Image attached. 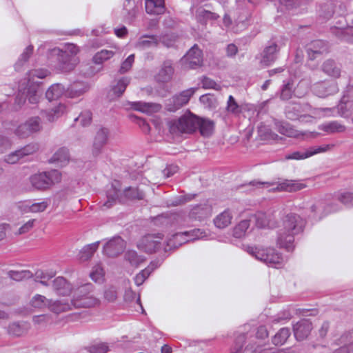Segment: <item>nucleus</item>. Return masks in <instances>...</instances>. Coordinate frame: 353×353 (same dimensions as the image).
Masks as SVG:
<instances>
[{"mask_svg": "<svg viewBox=\"0 0 353 353\" xmlns=\"http://www.w3.org/2000/svg\"><path fill=\"white\" fill-rule=\"evenodd\" d=\"M120 183L117 181L112 183L111 188L107 192L108 201L105 203L107 208L111 206V201L119 200L124 201L125 199L141 200L144 198V193L135 188H125L123 192L120 190Z\"/></svg>", "mask_w": 353, "mask_h": 353, "instance_id": "4", "label": "nucleus"}, {"mask_svg": "<svg viewBox=\"0 0 353 353\" xmlns=\"http://www.w3.org/2000/svg\"><path fill=\"white\" fill-rule=\"evenodd\" d=\"M36 219L29 220L19 229L18 232L17 234H23L28 232L33 228Z\"/></svg>", "mask_w": 353, "mask_h": 353, "instance_id": "63", "label": "nucleus"}, {"mask_svg": "<svg viewBox=\"0 0 353 353\" xmlns=\"http://www.w3.org/2000/svg\"><path fill=\"white\" fill-rule=\"evenodd\" d=\"M347 17L348 20L351 21L352 26L344 30L343 39L348 42H353V13Z\"/></svg>", "mask_w": 353, "mask_h": 353, "instance_id": "58", "label": "nucleus"}, {"mask_svg": "<svg viewBox=\"0 0 353 353\" xmlns=\"http://www.w3.org/2000/svg\"><path fill=\"white\" fill-rule=\"evenodd\" d=\"M232 217L231 210L226 209L215 217L214 225L220 229L225 228L231 224Z\"/></svg>", "mask_w": 353, "mask_h": 353, "instance_id": "26", "label": "nucleus"}, {"mask_svg": "<svg viewBox=\"0 0 353 353\" xmlns=\"http://www.w3.org/2000/svg\"><path fill=\"white\" fill-rule=\"evenodd\" d=\"M338 114L344 118H348L353 112V98L350 95H344L336 106Z\"/></svg>", "mask_w": 353, "mask_h": 353, "instance_id": "18", "label": "nucleus"}, {"mask_svg": "<svg viewBox=\"0 0 353 353\" xmlns=\"http://www.w3.org/2000/svg\"><path fill=\"white\" fill-rule=\"evenodd\" d=\"M118 48L112 46L110 49H102L96 52L92 57V61L96 65H102L104 62L112 59L116 54Z\"/></svg>", "mask_w": 353, "mask_h": 353, "instance_id": "22", "label": "nucleus"}, {"mask_svg": "<svg viewBox=\"0 0 353 353\" xmlns=\"http://www.w3.org/2000/svg\"><path fill=\"white\" fill-rule=\"evenodd\" d=\"M63 290V294L69 297L72 307H90L98 303V300L86 288H57Z\"/></svg>", "mask_w": 353, "mask_h": 353, "instance_id": "3", "label": "nucleus"}, {"mask_svg": "<svg viewBox=\"0 0 353 353\" xmlns=\"http://www.w3.org/2000/svg\"><path fill=\"white\" fill-rule=\"evenodd\" d=\"M210 208L208 205H198L193 209L194 214H199V218L207 217L210 214Z\"/></svg>", "mask_w": 353, "mask_h": 353, "instance_id": "57", "label": "nucleus"}, {"mask_svg": "<svg viewBox=\"0 0 353 353\" xmlns=\"http://www.w3.org/2000/svg\"><path fill=\"white\" fill-rule=\"evenodd\" d=\"M250 227V220H243L233 229V236L236 238L243 237Z\"/></svg>", "mask_w": 353, "mask_h": 353, "instance_id": "44", "label": "nucleus"}, {"mask_svg": "<svg viewBox=\"0 0 353 353\" xmlns=\"http://www.w3.org/2000/svg\"><path fill=\"white\" fill-rule=\"evenodd\" d=\"M301 105L297 103H294L291 105H288L286 108L285 112L287 116L290 119H296L298 117H301L302 114H301L300 109Z\"/></svg>", "mask_w": 353, "mask_h": 353, "instance_id": "50", "label": "nucleus"}, {"mask_svg": "<svg viewBox=\"0 0 353 353\" xmlns=\"http://www.w3.org/2000/svg\"><path fill=\"white\" fill-rule=\"evenodd\" d=\"M198 128L199 129L200 134L204 137H210L214 130V123L206 119H201L198 117Z\"/></svg>", "mask_w": 353, "mask_h": 353, "instance_id": "31", "label": "nucleus"}, {"mask_svg": "<svg viewBox=\"0 0 353 353\" xmlns=\"http://www.w3.org/2000/svg\"><path fill=\"white\" fill-rule=\"evenodd\" d=\"M125 248V242L120 237L115 236L103 246V252L109 257H116L121 254Z\"/></svg>", "mask_w": 353, "mask_h": 353, "instance_id": "12", "label": "nucleus"}, {"mask_svg": "<svg viewBox=\"0 0 353 353\" xmlns=\"http://www.w3.org/2000/svg\"><path fill=\"white\" fill-rule=\"evenodd\" d=\"M109 130L103 127L99 128L96 133L93 141V153L98 154L101 149L107 143Z\"/></svg>", "mask_w": 353, "mask_h": 353, "instance_id": "17", "label": "nucleus"}, {"mask_svg": "<svg viewBox=\"0 0 353 353\" xmlns=\"http://www.w3.org/2000/svg\"><path fill=\"white\" fill-rule=\"evenodd\" d=\"M130 83V78L128 77H124L119 79L116 85H114L112 89L113 94L116 97H119L125 92L127 86Z\"/></svg>", "mask_w": 353, "mask_h": 353, "instance_id": "37", "label": "nucleus"}, {"mask_svg": "<svg viewBox=\"0 0 353 353\" xmlns=\"http://www.w3.org/2000/svg\"><path fill=\"white\" fill-rule=\"evenodd\" d=\"M89 85L83 82H77L72 85L65 91V96L68 98H77L89 90Z\"/></svg>", "mask_w": 353, "mask_h": 353, "instance_id": "25", "label": "nucleus"}, {"mask_svg": "<svg viewBox=\"0 0 353 353\" xmlns=\"http://www.w3.org/2000/svg\"><path fill=\"white\" fill-rule=\"evenodd\" d=\"M163 236L158 234H148L144 236L138 243V248L148 253L158 251L163 245Z\"/></svg>", "mask_w": 353, "mask_h": 353, "instance_id": "7", "label": "nucleus"}, {"mask_svg": "<svg viewBox=\"0 0 353 353\" xmlns=\"http://www.w3.org/2000/svg\"><path fill=\"white\" fill-rule=\"evenodd\" d=\"M134 62V54H130L128 56L121 64V66L119 69V72L120 74H124L128 72L133 63Z\"/></svg>", "mask_w": 353, "mask_h": 353, "instance_id": "51", "label": "nucleus"}, {"mask_svg": "<svg viewBox=\"0 0 353 353\" xmlns=\"http://www.w3.org/2000/svg\"><path fill=\"white\" fill-rule=\"evenodd\" d=\"M334 147V144H327L322 146L310 148L305 151H294L285 156L286 160H303L310 157L314 154L325 152L332 150Z\"/></svg>", "mask_w": 353, "mask_h": 353, "instance_id": "8", "label": "nucleus"}, {"mask_svg": "<svg viewBox=\"0 0 353 353\" xmlns=\"http://www.w3.org/2000/svg\"><path fill=\"white\" fill-rule=\"evenodd\" d=\"M158 41L154 35H143L141 37L136 43V47L140 49H146L157 46Z\"/></svg>", "mask_w": 353, "mask_h": 353, "instance_id": "33", "label": "nucleus"}, {"mask_svg": "<svg viewBox=\"0 0 353 353\" xmlns=\"http://www.w3.org/2000/svg\"><path fill=\"white\" fill-rule=\"evenodd\" d=\"M88 351L90 353H106L109 347L105 343H94L88 347Z\"/></svg>", "mask_w": 353, "mask_h": 353, "instance_id": "52", "label": "nucleus"}, {"mask_svg": "<svg viewBox=\"0 0 353 353\" xmlns=\"http://www.w3.org/2000/svg\"><path fill=\"white\" fill-rule=\"evenodd\" d=\"M181 61L185 68H194L201 66L203 62L201 50L194 45L182 58Z\"/></svg>", "mask_w": 353, "mask_h": 353, "instance_id": "11", "label": "nucleus"}, {"mask_svg": "<svg viewBox=\"0 0 353 353\" xmlns=\"http://www.w3.org/2000/svg\"><path fill=\"white\" fill-rule=\"evenodd\" d=\"M90 276L96 283H101L104 278V270L101 264H97L93 267Z\"/></svg>", "mask_w": 353, "mask_h": 353, "instance_id": "46", "label": "nucleus"}, {"mask_svg": "<svg viewBox=\"0 0 353 353\" xmlns=\"http://www.w3.org/2000/svg\"><path fill=\"white\" fill-rule=\"evenodd\" d=\"M40 130L39 119L33 117L21 124L15 130V134L19 138H26Z\"/></svg>", "mask_w": 353, "mask_h": 353, "instance_id": "13", "label": "nucleus"}, {"mask_svg": "<svg viewBox=\"0 0 353 353\" xmlns=\"http://www.w3.org/2000/svg\"><path fill=\"white\" fill-rule=\"evenodd\" d=\"M319 15L323 19H329L334 13V6L332 3L329 2L321 6L319 11Z\"/></svg>", "mask_w": 353, "mask_h": 353, "instance_id": "43", "label": "nucleus"}, {"mask_svg": "<svg viewBox=\"0 0 353 353\" xmlns=\"http://www.w3.org/2000/svg\"><path fill=\"white\" fill-rule=\"evenodd\" d=\"M65 92L64 87L60 83L52 85L46 92V97L50 100L58 99Z\"/></svg>", "mask_w": 353, "mask_h": 353, "instance_id": "35", "label": "nucleus"}, {"mask_svg": "<svg viewBox=\"0 0 353 353\" xmlns=\"http://www.w3.org/2000/svg\"><path fill=\"white\" fill-rule=\"evenodd\" d=\"M256 223V225L259 228H264L266 227H273L274 222L272 220V216L270 214L259 212L252 216Z\"/></svg>", "mask_w": 353, "mask_h": 353, "instance_id": "28", "label": "nucleus"}, {"mask_svg": "<svg viewBox=\"0 0 353 353\" xmlns=\"http://www.w3.org/2000/svg\"><path fill=\"white\" fill-rule=\"evenodd\" d=\"M247 252L257 260L271 267L278 268L283 263L282 256L271 248L248 247Z\"/></svg>", "mask_w": 353, "mask_h": 353, "instance_id": "5", "label": "nucleus"}, {"mask_svg": "<svg viewBox=\"0 0 353 353\" xmlns=\"http://www.w3.org/2000/svg\"><path fill=\"white\" fill-rule=\"evenodd\" d=\"M30 181L32 188L36 190H42L44 187V174L43 173L33 174L30 177Z\"/></svg>", "mask_w": 353, "mask_h": 353, "instance_id": "49", "label": "nucleus"}, {"mask_svg": "<svg viewBox=\"0 0 353 353\" xmlns=\"http://www.w3.org/2000/svg\"><path fill=\"white\" fill-rule=\"evenodd\" d=\"M227 110L232 114H239L241 112V108L239 105L232 95L229 96L228 97Z\"/></svg>", "mask_w": 353, "mask_h": 353, "instance_id": "56", "label": "nucleus"}, {"mask_svg": "<svg viewBox=\"0 0 353 353\" xmlns=\"http://www.w3.org/2000/svg\"><path fill=\"white\" fill-rule=\"evenodd\" d=\"M28 88L26 96L25 92H21V90H19V92L16 97V102L19 105L23 104L26 98H28L29 102L32 104L37 103L39 101L37 87H39V83H42L40 80L44 79V71L41 69L31 70L28 72Z\"/></svg>", "mask_w": 353, "mask_h": 353, "instance_id": "2", "label": "nucleus"}, {"mask_svg": "<svg viewBox=\"0 0 353 353\" xmlns=\"http://www.w3.org/2000/svg\"><path fill=\"white\" fill-rule=\"evenodd\" d=\"M322 70L328 76L338 78L341 75L340 67L332 60H327L322 65Z\"/></svg>", "mask_w": 353, "mask_h": 353, "instance_id": "32", "label": "nucleus"}, {"mask_svg": "<svg viewBox=\"0 0 353 353\" xmlns=\"http://www.w3.org/2000/svg\"><path fill=\"white\" fill-rule=\"evenodd\" d=\"M70 160V156L68 148L63 147L58 149L51 159L50 163H55L57 166L64 167L67 165Z\"/></svg>", "mask_w": 353, "mask_h": 353, "instance_id": "21", "label": "nucleus"}, {"mask_svg": "<svg viewBox=\"0 0 353 353\" xmlns=\"http://www.w3.org/2000/svg\"><path fill=\"white\" fill-rule=\"evenodd\" d=\"M34 48L32 45H29L25 48L23 52L19 56L17 61L14 64L16 71H20L23 67L24 64L28 62L30 57L33 53Z\"/></svg>", "mask_w": 353, "mask_h": 353, "instance_id": "34", "label": "nucleus"}, {"mask_svg": "<svg viewBox=\"0 0 353 353\" xmlns=\"http://www.w3.org/2000/svg\"><path fill=\"white\" fill-rule=\"evenodd\" d=\"M306 185L301 181L285 179L272 188L274 191L296 192L306 188Z\"/></svg>", "mask_w": 353, "mask_h": 353, "instance_id": "15", "label": "nucleus"}, {"mask_svg": "<svg viewBox=\"0 0 353 353\" xmlns=\"http://www.w3.org/2000/svg\"><path fill=\"white\" fill-rule=\"evenodd\" d=\"M328 48L326 43L322 40L312 41L307 48L308 57L311 60L315 59L319 55L327 52Z\"/></svg>", "mask_w": 353, "mask_h": 353, "instance_id": "19", "label": "nucleus"}, {"mask_svg": "<svg viewBox=\"0 0 353 353\" xmlns=\"http://www.w3.org/2000/svg\"><path fill=\"white\" fill-rule=\"evenodd\" d=\"M177 233L173 234L166 242V245L163 248L164 250L166 252L172 248H176L179 246L181 245L183 243H186V238L184 239H177L175 238V236Z\"/></svg>", "mask_w": 353, "mask_h": 353, "instance_id": "48", "label": "nucleus"}, {"mask_svg": "<svg viewBox=\"0 0 353 353\" xmlns=\"http://www.w3.org/2000/svg\"><path fill=\"white\" fill-rule=\"evenodd\" d=\"M145 7L150 14H161L165 11L164 0H145Z\"/></svg>", "mask_w": 353, "mask_h": 353, "instance_id": "27", "label": "nucleus"}, {"mask_svg": "<svg viewBox=\"0 0 353 353\" xmlns=\"http://www.w3.org/2000/svg\"><path fill=\"white\" fill-rule=\"evenodd\" d=\"M312 91L317 97L323 98L337 93L339 88L335 82L323 81L314 83Z\"/></svg>", "mask_w": 353, "mask_h": 353, "instance_id": "10", "label": "nucleus"}, {"mask_svg": "<svg viewBox=\"0 0 353 353\" xmlns=\"http://www.w3.org/2000/svg\"><path fill=\"white\" fill-rule=\"evenodd\" d=\"M279 48L276 43H272L265 47L260 56V64L268 66L275 61Z\"/></svg>", "mask_w": 353, "mask_h": 353, "instance_id": "14", "label": "nucleus"}, {"mask_svg": "<svg viewBox=\"0 0 353 353\" xmlns=\"http://www.w3.org/2000/svg\"><path fill=\"white\" fill-rule=\"evenodd\" d=\"M196 90V88H191L175 94L167 104V109L169 111L174 112L186 105L189 102L190 98L194 95Z\"/></svg>", "mask_w": 353, "mask_h": 353, "instance_id": "9", "label": "nucleus"}, {"mask_svg": "<svg viewBox=\"0 0 353 353\" xmlns=\"http://www.w3.org/2000/svg\"><path fill=\"white\" fill-rule=\"evenodd\" d=\"M339 200L345 205H353V193H343L339 196Z\"/></svg>", "mask_w": 353, "mask_h": 353, "instance_id": "61", "label": "nucleus"}, {"mask_svg": "<svg viewBox=\"0 0 353 353\" xmlns=\"http://www.w3.org/2000/svg\"><path fill=\"white\" fill-rule=\"evenodd\" d=\"M60 293L62 294L63 290H59ZM63 296L61 299L54 301L49 305V308L54 313L59 314L63 312L68 311L72 309L71 303L68 301H70L69 297L66 294L63 293Z\"/></svg>", "mask_w": 353, "mask_h": 353, "instance_id": "24", "label": "nucleus"}, {"mask_svg": "<svg viewBox=\"0 0 353 353\" xmlns=\"http://www.w3.org/2000/svg\"><path fill=\"white\" fill-rule=\"evenodd\" d=\"M207 236L208 234L205 231L201 230V229H194L191 231L179 232L175 236V238L184 239L186 238L187 243L190 241H195Z\"/></svg>", "mask_w": 353, "mask_h": 353, "instance_id": "30", "label": "nucleus"}, {"mask_svg": "<svg viewBox=\"0 0 353 353\" xmlns=\"http://www.w3.org/2000/svg\"><path fill=\"white\" fill-rule=\"evenodd\" d=\"M21 158V153L16 150L5 157L4 161L10 164L17 163Z\"/></svg>", "mask_w": 353, "mask_h": 353, "instance_id": "60", "label": "nucleus"}, {"mask_svg": "<svg viewBox=\"0 0 353 353\" xmlns=\"http://www.w3.org/2000/svg\"><path fill=\"white\" fill-rule=\"evenodd\" d=\"M312 329L311 322L308 320H301L294 325V334L296 340L302 341L306 339Z\"/></svg>", "mask_w": 353, "mask_h": 353, "instance_id": "16", "label": "nucleus"}, {"mask_svg": "<svg viewBox=\"0 0 353 353\" xmlns=\"http://www.w3.org/2000/svg\"><path fill=\"white\" fill-rule=\"evenodd\" d=\"M198 117L189 112L181 116L177 120L168 123L170 133L179 134L181 133H191L198 128Z\"/></svg>", "mask_w": 353, "mask_h": 353, "instance_id": "6", "label": "nucleus"}, {"mask_svg": "<svg viewBox=\"0 0 353 353\" xmlns=\"http://www.w3.org/2000/svg\"><path fill=\"white\" fill-rule=\"evenodd\" d=\"M319 129L327 134H332L345 132L346 126L338 121H332L321 124Z\"/></svg>", "mask_w": 353, "mask_h": 353, "instance_id": "23", "label": "nucleus"}, {"mask_svg": "<svg viewBox=\"0 0 353 353\" xmlns=\"http://www.w3.org/2000/svg\"><path fill=\"white\" fill-rule=\"evenodd\" d=\"M66 107L65 105L59 103L54 107L50 108L47 113V119L52 122L61 117L65 112Z\"/></svg>", "mask_w": 353, "mask_h": 353, "instance_id": "38", "label": "nucleus"}, {"mask_svg": "<svg viewBox=\"0 0 353 353\" xmlns=\"http://www.w3.org/2000/svg\"><path fill=\"white\" fill-rule=\"evenodd\" d=\"M39 149V147L35 143H30L25 147L18 150L19 152L21 153V158L34 154Z\"/></svg>", "mask_w": 353, "mask_h": 353, "instance_id": "55", "label": "nucleus"}, {"mask_svg": "<svg viewBox=\"0 0 353 353\" xmlns=\"http://www.w3.org/2000/svg\"><path fill=\"white\" fill-rule=\"evenodd\" d=\"M294 84L292 82H288L283 85L281 90V98L283 100H288L291 98L293 93Z\"/></svg>", "mask_w": 353, "mask_h": 353, "instance_id": "54", "label": "nucleus"}, {"mask_svg": "<svg viewBox=\"0 0 353 353\" xmlns=\"http://www.w3.org/2000/svg\"><path fill=\"white\" fill-rule=\"evenodd\" d=\"M99 241L84 246L79 252V259L85 261L90 259L98 249Z\"/></svg>", "mask_w": 353, "mask_h": 353, "instance_id": "36", "label": "nucleus"}, {"mask_svg": "<svg viewBox=\"0 0 353 353\" xmlns=\"http://www.w3.org/2000/svg\"><path fill=\"white\" fill-rule=\"evenodd\" d=\"M195 17L196 21L205 25L210 21H215L219 18V15L215 12H210L203 8H199L196 10Z\"/></svg>", "mask_w": 353, "mask_h": 353, "instance_id": "29", "label": "nucleus"}, {"mask_svg": "<svg viewBox=\"0 0 353 353\" xmlns=\"http://www.w3.org/2000/svg\"><path fill=\"white\" fill-rule=\"evenodd\" d=\"M305 222L298 214H288L283 219L282 228L277 232L276 243L280 248L291 251L294 248V236L303 231Z\"/></svg>", "mask_w": 353, "mask_h": 353, "instance_id": "1", "label": "nucleus"}, {"mask_svg": "<svg viewBox=\"0 0 353 353\" xmlns=\"http://www.w3.org/2000/svg\"><path fill=\"white\" fill-rule=\"evenodd\" d=\"M290 336V329L286 327L281 328L273 337L272 343L276 345H281L285 343Z\"/></svg>", "mask_w": 353, "mask_h": 353, "instance_id": "42", "label": "nucleus"}, {"mask_svg": "<svg viewBox=\"0 0 353 353\" xmlns=\"http://www.w3.org/2000/svg\"><path fill=\"white\" fill-rule=\"evenodd\" d=\"M125 260L133 267H138L141 263L144 262L145 258L139 255L134 250H128L125 254Z\"/></svg>", "mask_w": 353, "mask_h": 353, "instance_id": "39", "label": "nucleus"}, {"mask_svg": "<svg viewBox=\"0 0 353 353\" xmlns=\"http://www.w3.org/2000/svg\"><path fill=\"white\" fill-rule=\"evenodd\" d=\"M136 109L142 112L147 114H152L160 111L161 107L157 103H150L144 102H139L136 104Z\"/></svg>", "mask_w": 353, "mask_h": 353, "instance_id": "41", "label": "nucleus"}, {"mask_svg": "<svg viewBox=\"0 0 353 353\" xmlns=\"http://www.w3.org/2000/svg\"><path fill=\"white\" fill-rule=\"evenodd\" d=\"M174 71L171 61H165L163 62L159 72L155 75V79L157 81L160 83L169 82L172 78Z\"/></svg>", "mask_w": 353, "mask_h": 353, "instance_id": "20", "label": "nucleus"}, {"mask_svg": "<svg viewBox=\"0 0 353 353\" xmlns=\"http://www.w3.org/2000/svg\"><path fill=\"white\" fill-rule=\"evenodd\" d=\"M8 276L14 281H23L31 279L33 276V273L29 270H10L8 272Z\"/></svg>", "mask_w": 353, "mask_h": 353, "instance_id": "40", "label": "nucleus"}, {"mask_svg": "<svg viewBox=\"0 0 353 353\" xmlns=\"http://www.w3.org/2000/svg\"><path fill=\"white\" fill-rule=\"evenodd\" d=\"M30 204V201H21L17 204V207L22 214H26L31 212Z\"/></svg>", "mask_w": 353, "mask_h": 353, "instance_id": "62", "label": "nucleus"}, {"mask_svg": "<svg viewBox=\"0 0 353 353\" xmlns=\"http://www.w3.org/2000/svg\"><path fill=\"white\" fill-rule=\"evenodd\" d=\"M61 179V174L57 170L46 172V186L52 185L54 183L60 182Z\"/></svg>", "mask_w": 353, "mask_h": 353, "instance_id": "47", "label": "nucleus"}, {"mask_svg": "<svg viewBox=\"0 0 353 353\" xmlns=\"http://www.w3.org/2000/svg\"><path fill=\"white\" fill-rule=\"evenodd\" d=\"M74 121H79L82 126H87L91 123L92 113L89 110L83 111Z\"/></svg>", "mask_w": 353, "mask_h": 353, "instance_id": "53", "label": "nucleus"}, {"mask_svg": "<svg viewBox=\"0 0 353 353\" xmlns=\"http://www.w3.org/2000/svg\"><path fill=\"white\" fill-rule=\"evenodd\" d=\"M201 83L203 88L205 89H214L216 90H221V85L208 77H203L201 80Z\"/></svg>", "mask_w": 353, "mask_h": 353, "instance_id": "59", "label": "nucleus"}, {"mask_svg": "<svg viewBox=\"0 0 353 353\" xmlns=\"http://www.w3.org/2000/svg\"><path fill=\"white\" fill-rule=\"evenodd\" d=\"M334 108H314L311 110V117L315 119H321L326 117L334 116Z\"/></svg>", "mask_w": 353, "mask_h": 353, "instance_id": "45", "label": "nucleus"}, {"mask_svg": "<svg viewBox=\"0 0 353 353\" xmlns=\"http://www.w3.org/2000/svg\"><path fill=\"white\" fill-rule=\"evenodd\" d=\"M104 297L109 302H113L117 299V294L114 288H108L104 292Z\"/></svg>", "mask_w": 353, "mask_h": 353, "instance_id": "64", "label": "nucleus"}]
</instances>
